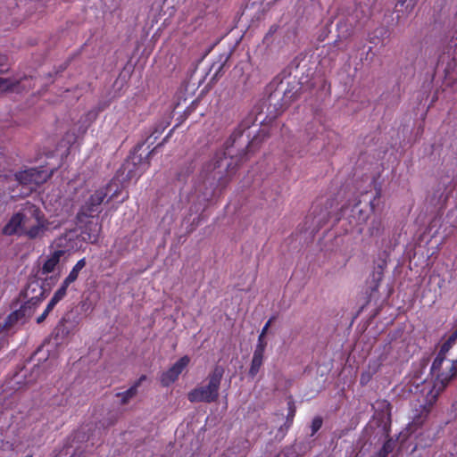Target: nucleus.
I'll use <instances>...</instances> for the list:
<instances>
[{"label":"nucleus","mask_w":457,"mask_h":457,"mask_svg":"<svg viewBox=\"0 0 457 457\" xmlns=\"http://www.w3.org/2000/svg\"><path fill=\"white\" fill-rule=\"evenodd\" d=\"M77 325L78 320L75 319L71 320L69 315H65L62 318L54 328V337L58 340H63L67 338L70 334L76 329Z\"/></svg>","instance_id":"12"},{"label":"nucleus","mask_w":457,"mask_h":457,"mask_svg":"<svg viewBox=\"0 0 457 457\" xmlns=\"http://www.w3.org/2000/svg\"><path fill=\"white\" fill-rule=\"evenodd\" d=\"M108 195V187H101L92 193L81 205L77 219L81 221L83 217H93L100 212L101 204Z\"/></svg>","instance_id":"8"},{"label":"nucleus","mask_w":457,"mask_h":457,"mask_svg":"<svg viewBox=\"0 0 457 457\" xmlns=\"http://www.w3.org/2000/svg\"><path fill=\"white\" fill-rule=\"evenodd\" d=\"M61 300L56 298L54 295H53V297L51 298V300L49 301L48 304L46 305V311H49L50 312H52V310L54 308V306L60 302Z\"/></svg>","instance_id":"29"},{"label":"nucleus","mask_w":457,"mask_h":457,"mask_svg":"<svg viewBox=\"0 0 457 457\" xmlns=\"http://www.w3.org/2000/svg\"><path fill=\"white\" fill-rule=\"evenodd\" d=\"M52 175L45 169H28L15 174L19 184L28 187L29 190H35L39 185L45 183Z\"/></svg>","instance_id":"7"},{"label":"nucleus","mask_w":457,"mask_h":457,"mask_svg":"<svg viewBox=\"0 0 457 457\" xmlns=\"http://www.w3.org/2000/svg\"><path fill=\"white\" fill-rule=\"evenodd\" d=\"M86 266V259L82 258L77 262V263L73 266L72 270L70 271L69 275L65 278L66 282L73 283L79 277L81 270Z\"/></svg>","instance_id":"17"},{"label":"nucleus","mask_w":457,"mask_h":457,"mask_svg":"<svg viewBox=\"0 0 457 457\" xmlns=\"http://www.w3.org/2000/svg\"><path fill=\"white\" fill-rule=\"evenodd\" d=\"M453 334H454L457 337V328H456V330L454 332H453Z\"/></svg>","instance_id":"38"},{"label":"nucleus","mask_w":457,"mask_h":457,"mask_svg":"<svg viewBox=\"0 0 457 457\" xmlns=\"http://www.w3.org/2000/svg\"><path fill=\"white\" fill-rule=\"evenodd\" d=\"M146 379L145 375H142L134 384L126 391L119 392L115 395L116 397L120 398L119 403L120 405L128 404L136 395H137L138 387L142 382Z\"/></svg>","instance_id":"14"},{"label":"nucleus","mask_w":457,"mask_h":457,"mask_svg":"<svg viewBox=\"0 0 457 457\" xmlns=\"http://www.w3.org/2000/svg\"><path fill=\"white\" fill-rule=\"evenodd\" d=\"M49 229L50 222L40 208L31 203H26L4 225L3 234L26 237L35 240L44 237Z\"/></svg>","instance_id":"1"},{"label":"nucleus","mask_w":457,"mask_h":457,"mask_svg":"<svg viewBox=\"0 0 457 457\" xmlns=\"http://www.w3.org/2000/svg\"><path fill=\"white\" fill-rule=\"evenodd\" d=\"M224 375V368L216 365L206 378V384L201 385L187 394V399L190 403H214L219 398L221 380Z\"/></svg>","instance_id":"4"},{"label":"nucleus","mask_w":457,"mask_h":457,"mask_svg":"<svg viewBox=\"0 0 457 457\" xmlns=\"http://www.w3.org/2000/svg\"><path fill=\"white\" fill-rule=\"evenodd\" d=\"M419 0H398L396 7H405V10L409 12H412L417 5Z\"/></svg>","instance_id":"21"},{"label":"nucleus","mask_w":457,"mask_h":457,"mask_svg":"<svg viewBox=\"0 0 457 457\" xmlns=\"http://www.w3.org/2000/svg\"><path fill=\"white\" fill-rule=\"evenodd\" d=\"M322 419L320 416L315 417L312 421V436L317 433L322 426Z\"/></svg>","instance_id":"24"},{"label":"nucleus","mask_w":457,"mask_h":457,"mask_svg":"<svg viewBox=\"0 0 457 457\" xmlns=\"http://www.w3.org/2000/svg\"><path fill=\"white\" fill-rule=\"evenodd\" d=\"M189 362L190 358L187 355H184L183 357L179 359L169 370L161 374V385L164 387H167L170 386L174 382H176L179 375L187 367Z\"/></svg>","instance_id":"10"},{"label":"nucleus","mask_w":457,"mask_h":457,"mask_svg":"<svg viewBox=\"0 0 457 457\" xmlns=\"http://www.w3.org/2000/svg\"><path fill=\"white\" fill-rule=\"evenodd\" d=\"M265 334H262V332L260 333L255 347L266 349L267 342L265 341Z\"/></svg>","instance_id":"26"},{"label":"nucleus","mask_w":457,"mask_h":457,"mask_svg":"<svg viewBox=\"0 0 457 457\" xmlns=\"http://www.w3.org/2000/svg\"><path fill=\"white\" fill-rule=\"evenodd\" d=\"M381 222L379 220H374L372 227L370 228V234L371 236L378 235L380 230Z\"/></svg>","instance_id":"25"},{"label":"nucleus","mask_w":457,"mask_h":457,"mask_svg":"<svg viewBox=\"0 0 457 457\" xmlns=\"http://www.w3.org/2000/svg\"><path fill=\"white\" fill-rule=\"evenodd\" d=\"M41 374L42 368L39 365H34L29 372H28L26 369L21 370L10 379V387L13 390L22 389L35 383L40 378Z\"/></svg>","instance_id":"9"},{"label":"nucleus","mask_w":457,"mask_h":457,"mask_svg":"<svg viewBox=\"0 0 457 457\" xmlns=\"http://www.w3.org/2000/svg\"><path fill=\"white\" fill-rule=\"evenodd\" d=\"M431 373L436 377L435 381L421 384L423 403L420 404V415L414 418L416 422H421L420 419L428 416L438 395L457 375V359L450 360L445 355L437 354L432 363Z\"/></svg>","instance_id":"2"},{"label":"nucleus","mask_w":457,"mask_h":457,"mask_svg":"<svg viewBox=\"0 0 457 457\" xmlns=\"http://www.w3.org/2000/svg\"><path fill=\"white\" fill-rule=\"evenodd\" d=\"M264 353L265 349L255 347L248 371L250 377L254 378L259 372L264 361Z\"/></svg>","instance_id":"16"},{"label":"nucleus","mask_w":457,"mask_h":457,"mask_svg":"<svg viewBox=\"0 0 457 457\" xmlns=\"http://www.w3.org/2000/svg\"><path fill=\"white\" fill-rule=\"evenodd\" d=\"M272 320H273V318H270V320L265 323V325L263 326V328H262V331H261L262 334H265V335L267 334L268 329H269L270 326L271 325Z\"/></svg>","instance_id":"34"},{"label":"nucleus","mask_w":457,"mask_h":457,"mask_svg":"<svg viewBox=\"0 0 457 457\" xmlns=\"http://www.w3.org/2000/svg\"><path fill=\"white\" fill-rule=\"evenodd\" d=\"M264 15L263 10H261V7H258L256 12H254V17L256 18V21H260Z\"/></svg>","instance_id":"33"},{"label":"nucleus","mask_w":457,"mask_h":457,"mask_svg":"<svg viewBox=\"0 0 457 457\" xmlns=\"http://www.w3.org/2000/svg\"><path fill=\"white\" fill-rule=\"evenodd\" d=\"M258 26H259V24L255 23V21L253 19L252 23L250 25H248L246 29H252V28L258 27Z\"/></svg>","instance_id":"36"},{"label":"nucleus","mask_w":457,"mask_h":457,"mask_svg":"<svg viewBox=\"0 0 457 457\" xmlns=\"http://www.w3.org/2000/svg\"><path fill=\"white\" fill-rule=\"evenodd\" d=\"M6 62V57L0 55V66H3Z\"/></svg>","instance_id":"37"},{"label":"nucleus","mask_w":457,"mask_h":457,"mask_svg":"<svg viewBox=\"0 0 457 457\" xmlns=\"http://www.w3.org/2000/svg\"><path fill=\"white\" fill-rule=\"evenodd\" d=\"M253 6H249V5L247 4V5L245 6V10H244V11H243V12H242L241 19H242V18H245V19H247L248 17L252 16V14L253 13Z\"/></svg>","instance_id":"30"},{"label":"nucleus","mask_w":457,"mask_h":457,"mask_svg":"<svg viewBox=\"0 0 457 457\" xmlns=\"http://www.w3.org/2000/svg\"><path fill=\"white\" fill-rule=\"evenodd\" d=\"M294 416H295V410H291L287 418V428H289L291 426V424L293 422Z\"/></svg>","instance_id":"32"},{"label":"nucleus","mask_w":457,"mask_h":457,"mask_svg":"<svg viewBox=\"0 0 457 457\" xmlns=\"http://www.w3.org/2000/svg\"><path fill=\"white\" fill-rule=\"evenodd\" d=\"M243 155L233 156L231 146H227L226 151L218 152L212 162L207 165L206 170L210 172L212 179L220 184L228 183L230 177L236 172L238 162Z\"/></svg>","instance_id":"3"},{"label":"nucleus","mask_w":457,"mask_h":457,"mask_svg":"<svg viewBox=\"0 0 457 457\" xmlns=\"http://www.w3.org/2000/svg\"><path fill=\"white\" fill-rule=\"evenodd\" d=\"M382 451L384 452L385 455L389 452V444L388 443H386L383 445Z\"/></svg>","instance_id":"35"},{"label":"nucleus","mask_w":457,"mask_h":457,"mask_svg":"<svg viewBox=\"0 0 457 457\" xmlns=\"http://www.w3.org/2000/svg\"><path fill=\"white\" fill-rule=\"evenodd\" d=\"M383 278V269L382 266L378 267V270L372 274V286L370 287L371 291H377L379 284Z\"/></svg>","instance_id":"18"},{"label":"nucleus","mask_w":457,"mask_h":457,"mask_svg":"<svg viewBox=\"0 0 457 457\" xmlns=\"http://www.w3.org/2000/svg\"><path fill=\"white\" fill-rule=\"evenodd\" d=\"M71 285V283L66 282L64 279L61 285V287L56 290V292L54 294V295L62 300L67 294L68 287Z\"/></svg>","instance_id":"22"},{"label":"nucleus","mask_w":457,"mask_h":457,"mask_svg":"<svg viewBox=\"0 0 457 457\" xmlns=\"http://www.w3.org/2000/svg\"><path fill=\"white\" fill-rule=\"evenodd\" d=\"M378 366L373 368L372 371H365L361 375L360 382L361 385H366L371 378V377L378 371Z\"/></svg>","instance_id":"23"},{"label":"nucleus","mask_w":457,"mask_h":457,"mask_svg":"<svg viewBox=\"0 0 457 457\" xmlns=\"http://www.w3.org/2000/svg\"><path fill=\"white\" fill-rule=\"evenodd\" d=\"M101 230V225L97 222H87L81 231V242L94 244L98 240Z\"/></svg>","instance_id":"13"},{"label":"nucleus","mask_w":457,"mask_h":457,"mask_svg":"<svg viewBox=\"0 0 457 457\" xmlns=\"http://www.w3.org/2000/svg\"><path fill=\"white\" fill-rule=\"evenodd\" d=\"M45 288L38 281L32 280L28 283L23 291L24 298H26L27 301L20 310L12 312L7 317L4 326H11L13 322L18 321L22 317H30L36 308L45 299Z\"/></svg>","instance_id":"5"},{"label":"nucleus","mask_w":457,"mask_h":457,"mask_svg":"<svg viewBox=\"0 0 457 457\" xmlns=\"http://www.w3.org/2000/svg\"><path fill=\"white\" fill-rule=\"evenodd\" d=\"M61 300L56 298L54 295H53V297L51 298V300L49 301L48 304L46 305V311H49L50 312H52V310L54 308V306L60 302Z\"/></svg>","instance_id":"28"},{"label":"nucleus","mask_w":457,"mask_h":457,"mask_svg":"<svg viewBox=\"0 0 457 457\" xmlns=\"http://www.w3.org/2000/svg\"><path fill=\"white\" fill-rule=\"evenodd\" d=\"M57 251H63V253L70 251H77L82 246L80 236L76 229L66 231L54 241Z\"/></svg>","instance_id":"11"},{"label":"nucleus","mask_w":457,"mask_h":457,"mask_svg":"<svg viewBox=\"0 0 457 457\" xmlns=\"http://www.w3.org/2000/svg\"><path fill=\"white\" fill-rule=\"evenodd\" d=\"M61 300L56 298L54 295H53V297L51 298V300L49 301L48 304L46 305V311H49L50 312H52V310L54 308V306L60 302Z\"/></svg>","instance_id":"27"},{"label":"nucleus","mask_w":457,"mask_h":457,"mask_svg":"<svg viewBox=\"0 0 457 457\" xmlns=\"http://www.w3.org/2000/svg\"><path fill=\"white\" fill-rule=\"evenodd\" d=\"M160 146L157 145L154 150L143 158L141 155L134 153L122 165L123 173L126 172V177L129 179H137L141 177L149 168L150 162L149 156Z\"/></svg>","instance_id":"6"},{"label":"nucleus","mask_w":457,"mask_h":457,"mask_svg":"<svg viewBox=\"0 0 457 457\" xmlns=\"http://www.w3.org/2000/svg\"><path fill=\"white\" fill-rule=\"evenodd\" d=\"M63 255V251L55 250L50 253L43 265L41 266L40 271L43 275H47L54 272L59 265L61 257Z\"/></svg>","instance_id":"15"},{"label":"nucleus","mask_w":457,"mask_h":457,"mask_svg":"<svg viewBox=\"0 0 457 457\" xmlns=\"http://www.w3.org/2000/svg\"><path fill=\"white\" fill-rule=\"evenodd\" d=\"M49 313H50V312H49V311H46V310L45 309V311L43 312V313H42L40 316H38V317L37 318V322L38 324H39V323H42V322L46 320V318L48 316V314H49Z\"/></svg>","instance_id":"31"},{"label":"nucleus","mask_w":457,"mask_h":457,"mask_svg":"<svg viewBox=\"0 0 457 457\" xmlns=\"http://www.w3.org/2000/svg\"><path fill=\"white\" fill-rule=\"evenodd\" d=\"M457 340V337L452 333V335L448 337V339L442 345L440 351L438 352V355H445L449 352L452 348L453 345Z\"/></svg>","instance_id":"19"},{"label":"nucleus","mask_w":457,"mask_h":457,"mask_svg":"<svg viewBox=\"0 0 457 457\" xmlns=\"http://www.w3.org/2000/svg\"><path fill=\"white\" fill-rule=\"evenodd\" d=\"M17 84V81H14L10 79L0 78V91H12Z\"/></svg>","instance_id":"20"}]
</instances>
